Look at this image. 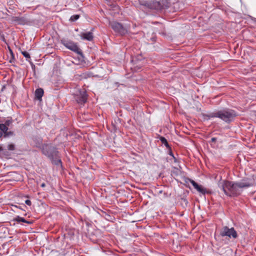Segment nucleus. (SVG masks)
Masks as SVG:
<instances>
[{
  "label": "nucleus",
  "instance_id": "9b49d317",
  "mask_svg": "<svg viewBox=\"0 0 256 256\" xmlns=\"http://www.w3.org/2000/svg\"><path fill=\"white\" fill-rule=\"evenodd\" d=\"M80 36L82 39L88 41H92L94 38L93 34L90 32H82L80 34Z\"/></svg>",
  "mask_w": 256,
  "mask_h": 256
},
{
  "label": "nucleus",
  "instance_id": "9d476101",
  "mask_svg": "<svg viewBox=\"0 0 256 256\" xmlns=\"http://www.w3.org/2000/svg\"><path fill=\"white\" fill-rule=\"evenodd\" d=\"M8 128L4 124H0V130L4 134V138H7L14 135L12 131H8Z\"/></svg>",
  "mask_w": 256,
  "mask_h": 256
},
{
  "label": "nucleus",
  "instance_id": "a878e982",
  "mask_svg": "<svg viewBox=\"0 0 256 256\" xmlns=\"http://www.w3.org/2000/svg\"><path fill=\"white\" fill-rule=\"evenodd\" d=\"M2 135H3L2 132H0V138H1L2 137Z\"/></svg>",
  "mask_w": 256,
  "mask_h": 256
},
{
  "label": "nucleus",
  "instance_id": "39448f33",
  "mask_svg": "<svg viewBox=\"0 0 256 256\" xmlns=\"http://www.w3.org/2000/svg\"><path fill=\"white\" fill-rule=\"evenodd\" d=\"M109 25L116 33L120 36H124L128 32L127 30L124 28L121 23L112 21L109 22Z\"/></svg>",
  "mask_w": 256,
  "mask_h": 256
},
{
  "label": "nucleus",
  "instance_id": "dca6fc26",
  "mask_svg": "<svg viewBox=\"0 0 256 256\" xmlns=\"http://www.w3.org/2000/svg\"><path fill=\"white\" fill-rule=\"evenodd\" d=\"M22 55L26 58V60L30 62V56L28 52L26 51H24L22 52Z\"/></svg>",
  "mask_w": 256,
  "mask_h": 256
},
{
  "label": "nucleus",
  "instance_id": "412c9836",
  "mask_svg": "<svg viewBox=\"0 0 256 256\" xmlns=\"http://www.w3.org/2000/svg\"><path fill=\"white\" fill-rule=\"evenodd\" d=\"M168 148L169 149V153H168L169 154L170 156H172L174 158H175L174 157V154H173V153H172V151L171 148Z\"/></svg>",
  "mask_w": 256,
  "mask_h": 256
},
{
  "label": "nucleus",
  "instance_id": "4468645a",
  "mask_svg": "<svg viewBox=\"0 0 256 256\" xmlns=\"http://www.w3.org/2000/svg\"><path fill=\"white\" fill-rule=\"evenodd\" d=\"M13 220L18 222H22L28 224H32V222L28 221L25 220L24 218L20 217V216H16L14 218Z\"/></svg>",
  "mask_w": 256,
  "mask_h": 256
},
{
  "label": "nucleus",
  "instance_id": "6ab92c4d",
  "mask_svg": "<svg viewBox=\"0 0 256 256\" xmlns=\"http://www.w3.org/2000/svg\"><path fill=\"white\" fill-rule=\"evenodd\" d=\"M8 149L9 150H15V146L14 144H11L8 146Z\"/></svg>",
  "mask_w": 256,
  "mask_h": 256
},
{
  "label": "nucleus",
  "instance_id": "423d86ee",
  "mask_svg": "<svg viewBox=\"0 0 256 256\" xmlns=\"http://www.w3.org/2000/svg\"><path fill=\"white\" fill-rule=\"evenodd\" d=\"M61 43L69 50L82 55V53L81 50L78 48L77 44L72 41L62 39L61 40Z\"/></svg>",
  "mask_w": 256,
  "mask_h": 256
},
{
  "label": "nucleus",
  "instance_id": "b1692460",
  "mask_svg": "<svg viewBox=\"0 0 256 256\" xmlns=\"http://www.w3.org/2000/svg\"><path fill=\"white\" fill-rule=\"evenodd\" d=\"M12 207H14V208H18V206H16V205H14V204H12Z\"/></svg>",
  "mask_w": 256,
  "mask_h": 256
},
{
  "label": "nucleus",
  "instance_id": "ddd939ff",
  "mask_svg": "<svg viewBox=\"0 0 256 256\" xmlns=\"http://www.w3.org/2000/svg\"><path fill=\"white\" fill-rule=\"evenodd\" d=\"M44 90L42 88H37L35 91V97L38 100L42 99V96L44 95Z\"/></svg>",
  "mask_w": 256,
  "mask_h": 256
},
{
  "label": "nucleus",
  "instance_id": "6e6552de",
  "mask_svg": "<svg viewBox=\"0 0 256 256\" xmlns=\"http://www.w3.org/2000/svg\"><path fill=\"white\" fill-rule=\"evenodd\" d=\"M220 234L222 236H228L230 238H237L238 235L236 232L234 230V228H229L228 226H226L221 230Z\"/></svg>",
  "mask_w": 256,
  "mask_h": 256
},
{
  "label": "nucleus",
  "instance_id": "7ed1b4c3",
  "mask_svg": "<svg viewBox=\"0 0 256 256\" xmlns=\"http://www.w3.org/2000/svg\"><path fill=\"white\" fill-rule=\"evenodd\" d=\"M42 152L51 160L52 164L62 166V162L56 148L48 144L44 145L42 147Z\"/></svg>",
  "mask_w": 256,
  "mask_h": 256
},
{
  "label": "nucleus",
  "instance_id": "1a4fd4ad",
  "mask_svg": "<svg viewBox=\"0 0 256 256\" xmlns=\"http://www.w3.org/2000/svg\"><path fill=\"white\" fill-rule=\"evenodd\" d=\"M190 182L193 186L194 188L197 190L200 193L203 195L206 194H211L212 192L211 190L204 188L202 186L198 184L197 182L192 180L189 179Z\"/></svg>",
  "mask_w": 256,
  "mask_h": 256
},
{
  "label": "nucleus",
  "instance_id": "bb28decb",
  "mask_svg": "<svg viewBox=\"0 0 256 256\" xmlns=\"http://www.w3.org/2000/svg\"><path fill=\"white\" fill-rule=\"evenodd\" d=\"M18 208H20V210H22V208H20V206H18Z\"/></svg>",
  "mask_w": 256,
  "mask_h": 256
},
{
  "label": "nucleus",
  "instance_id": "393cba45",
  "mask_svg": "<svg viewBox=\"0 0 256 256\" xmlns=\"http://www.w3.org/2000/svg\"><path fill=\"white\" fill-rule=\"evenodd\" d=\"M3 150L2 146H0V152Z\"/></svg>",
  "mask_w": 256,
  "mask_h": 256
},
{
  "label": "nucleus",
  "instance_id": "0eeeda50",
  "mask_svg": "<svg viewBox=\"0 0 256 256\" xmlns=\"http://www.w3.org/2000/svg\"><path fill=\"white\" fill-rule=\"evenodd\" d=\"M140 4L150 9L161 10L162 8V6L160 3L156 0L142 1L140 2Z\"/></svg>",
  "mask_w": 256,
  "mask_h": 256
},
{
  "label": "nucleus",
  "instance_id": "a211bd4d",
  "mask_svg": "<svg viewBox=\"0 0 256 256\" xmlns=\"http://www.w3.org/2000/svg\"><path fill=\"white\" fill-rule=\"evenodd\" d=\"M80 18V15L78 14H75V15H73L72 16L70 20L71 21V22H74L76 20H78Z\"/></svg>",
  "mask_w": 256,
  "mask_h": 256
},
{
  "label": "nucleus",
  "instance_id": "aec40b11",
  "mask_svg": "<svg viewBox=\"0 0 256 256\" xmlns=\"http://www.w3.org/2000/svg\"><path fill=\"white\" fill-rule=\"evenodd\" d=\"M25 204L28 206H31L32 204V202L30 200H26V201H25Z\"/></svg>",
  "mask_w": 256,
  "mask_h": 256
},
{
  "label": "nucleus",
  "instance_id": "5701e85b",
  "mask_svg": "<svg viewBox=\"0 0 256 256\" xmlns=\"http://www.w3.org/2000/svg\"><path fill=\"white\" fill-rule=\"evenodd\" d=\"M40 186L42 188L46 186V184L44 183H42L41 184Z\"/></svg>",
  "mask_w": 256,
  "mask_h": 256
},
{
  "label": "nucleus",
  "instance_id": "f3484780",
  "mask_svg": "<svg viewBox=\"0 0 256 256\" xmlns=\"http://www.w3.org/2000/svg\"><path fill=\"white\" fill-rule=\"evenodd\" d=\"M14 120H12V118L8 119L6 120L4 122V124L8 128L9 126H10L13 122Z\"/></svg>",
  "mask_w": 256,
  "mask_h": 256
},
{
  "label": "nucleus",
  "instance_id": "f03ea898",
  "mask_svg": "<svg viewBox=\"0 0 256 256\" xmlns=\"http://www.w3.org/2000/svg\"><path fill=\"white\" fill-rule=\"evenodd\" d=\"M238 116V113L234 110L229 108H224L208 114H204V116L208 118H218L227 124H230L234 121L235 118Z\"/></svg>",
  "mask_w": 256,
  "mask_h": 256
},
{
  "label": "nucleus",
  "instance_id": "cd10ccee",
  "mask_svg": "<svg viewBox=\"0 0 256 256\" xmlns=\"http://www.w3.org/2000/svg\"><path fill=\"white\" fill-rule=\"evenodd\" d=\"M160 192V193H162V190L160 191V192Z\"/></svg>",
  "mask_w": 256,
  "mask_h": 256
},
{
  "label": "nucleus",
  "instance_id": "f257e3e1",
  "mask_svg": "<svg viewBox=\"0 0 256 256\" xmlns=\"http://www.w3.org/2000/svg\"><path fill=\"white\" fill-rule=\"evenodd\" d=\"M252 186L251 180H243L241 182H234L230 180H220L218 182V188L228 196L236 197L240 196L243 188Z\"/></svg>",
  "mask_w": 256,
  "mask_h": 256
},
{
  "label": "nucleus",
  "instance_id": "4be33fe9",
  "mask_svg": "<svg viewBox=\"0 0 256 256\" xmlns=\"http://www.w3.org/2000/svg\"><path fill=\"white\" fill-rule=\"evenodd\" d=\"M216 141V138H212L211 139V142H214Z\"/></svg>",
  "mask_w": 256,
  "mask_h": 256
},
{
  "label": "nucleus",
  "instance_id": "2eb2a0df",
  "mask_svg": "<svg viewBox=\"0 0 256 256\" xmlns=\"http://www.w3.org/2000/svg\"><path fill=\"white\" fill-rule=\"evenodd\" d=\"M160 140L162 142V143L164 144L167 148H170V146L166 140V139L164 136H160Z\"/></svg>",
  "mask_w": 256,
  "mask_h": 256
},
{
  "label": "nucleus",
  "instance_id": "f8f14e48",
  "mask_svg": "<svg viewBox=\"0 0 256 256\" xmlns=\"http://www.w3.org/2000/svg\"><path fill=\"white\" fill-rule=\"evenodd\" d=\"M12 20L18 24H24L27 22L26 20L24 18L19 16H13Z\"/></svg>",
  "mask_w": 256,
  "mask_h": 256
},
{
  "label": "nucleus",
  "instance_id": "20e7f679",
  "mask_svg": "<svg viewBox=\"0 0 256 256\" xmlns=\"http://www.w3.org/2000/svg\"><path fill=\"white\" fill-rule=\"evenodd\" d=\"M74 97L76 102L80 104H84L87 102L88 95L84 89L76 90L74 94Z\"/></svg>",
  "mask_w": 256,
  "mask_h": 256
}]
</instances>
